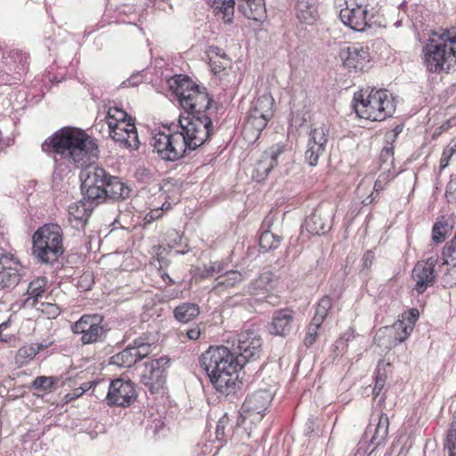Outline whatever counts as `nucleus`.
Returning <instances> with one entry per match:
<instances>
[{"instance_id":"423d86ee","label":"nucleus","mask_w":456,"mask_h":456,"mask_svg":"<svg viewBox=\"0 0 456 456\" xmlns=\"http://www.w3.org/2000/svg\"><path fill=\"white\" fill-rule=\"evenodd\" d=\"M424 63L431 73H450L456 69V27L444 29L439 42L432 39L423 47Z\"/></svg>"},{"instance_id":"e433bc0d","label":"nucleus","mask_w":456,"mask_h":456,"mask_svg":"<svg viewBox=\"0 0 456 456\" xmlns=\"http://www.w3.org/2000/svg\"><path fill=\"white\" fill-rule=\"evenodd\" d=\"M243 280L242 274L238 271H228L219 275L216 281V288H232Z\"/></svg>"},{"instance_id":"4d7b16f0","label":"nucleus","mask_w":456,"mask_h":456,"mask_svg":"<svg viewBox=\"0 0 456 456\" xmlns=\"http://www.w3.org/2000/svg\"><path fill=\"white\" fill-rule=\"evenodd\" d=\"M398 136L391 132H387L385 134V145L384 146H394V143L397 141Z\"/></svg>"},{"instance_id":"e2e57ef3","label":"nucleus","mask_w":456,"mask_h":456,"mask_svg":"<svg viewBox=\"0 0 456 456\" xmlns=\"http://www.w3.org/2000/svg\"><path fill=\"white\" fill-rule=\"evenodd\" d=\"M31 346H34V350L36 352V354H37L40 351L44 350L45 348H46L48 346L47 345L43 344V343L32 344Z\"/></svg>"},{"instance_id":"39448f33","label":"nucleus","mask_w":456,"mask_h":456,"mask_svg":"<svg viewBox=\"0 0 456 456\" xmlns=\"http://www.w3.org/2000/svg\"><path fill=\"white\" fill-rule=\"evenodd\" d=\"M63 231L56 223H46L32 234L31 256L37 264L53 266L64 254Z\"/></svg>"},{"instance_id":"c85d7f7f","label":"nucleus","mask_w":456,"mask_h":456,"mask_svg":"<svg viewBox=\"0 0 456 456\" xmlns=\"http://www.w3.org/2000/svg\"><path fill=\"white\" fill-rule=\"evenodd\" d=\"M274 100L270 93H265L256 97L251 103L249 111L256 115H264L269 118L273 116Z\"/></svg>"},{"instance_id":"f704fd0d","label":"nucleus","mask_w":456,"mask_h":456,"mask_svg":"<svg viewBox=\"0 0 456 456\" xmlns=\"http://www.w3.org/2000/svg\"><path fill=\"white\" fill-rule=\"evenodd\" d=\"M60 379L55 376H38L31 383L30 388L45 393H50L55 390Z\"/></svg>"},{"instance_id":"0eeeda50","label":"nucleus","mask_w":456,"mask_h":456,"mask_svg":"<svg viewBox=\"0 0 456 456\" xmlns=\"http://www.w3.org/2000/svg\"><path fill=\"white\" fill-rule=\"evenodd\" d=\"M353 107L355 113L361 118L372 121H382L391 117L395 106L389 98L387 91L384 89H371L367 96L362 91L354 93Z\"/></svg>"},{"instance_id":"f03ea898","label":"nucleus","mask_w":456,"mask_h":456,"mask_svg":"<svg viewBox=\"0 0 456 456\" xmlns=\"http://www.w3.org/2000/svg\"><path fill=\"white\" fill-rule=\"evenodd\" d=\"M43 151L51 154L54 160L53 177H61L71 169L86 166L98 159L96 141L84 130L62 127L42 143Z\"/></svg>"},{"instance_id":"58836bf2","label":"nucleus","mask_w":456,"mask_h":456,"mask_svg":"<svg viewBox=\"0 0 456 456\" xmlns=\"http://www.w3.org/2000/svg\"><path fill=\"white\" fill-rule=\"evenodd\" d=\"M46 278L40 277L29 282L27 293L29 298L37 302L38 298L45 292Z\"/></svg>"},{"instance_id":"052dcab7","label":"nucleus","mask_w":456,"mask_h":456,"mask_svg":"<svg viewBox=\"0 0 456 456\" xmlns=\"http://www.w3.org/2000/svg\"><path fill=\"white\" fill-rule=\"evenodd\" d=\"M159 273L164 281L170 284L175 283V281L170 278V276L165 271H162V268L159 269Z\"/></svg>"},{"instance_id":"c9c22d12","label":"nucleus","mask_w":456,"mask_h":456,"mask_svg":"<svg viewBox=\"0 0 456 456\" xmlns=\"http://www.w3.org/2000/svg\"><path fill=\"white\" fill-rule=\"evenodd\" d=\"M270 119L271 118L269 117L264 115H256L254 112L248 110L244 128L245 130L255 131L256 137H258L260 133L266 127Z\"/></svg>"},{"instance_id":"ea45409f","label":"nucleus","mask_w":456,"mask_h":456,"mask_svg":"<svg viewBox=\"0 0 456 456\" xmlns=\"http://www.w3.org/2000/svg\"><path fill=\"white\" fill-rule=\"evenodd\" d=\"M387 378L384 363L380 361L376 369L375 384L372 391L374 397H378L381 393L386 384Z\"/></svg>"},{"instance_id":"8fccbe9b","label":"nucleus","mask_w":456,"mask_h":456,"mask_svg":"<svg viewBox=\"0 0 456 456\" xmlns=\"http://www.w3.org/2000/svg\"><path fill=\"white\" fill-rule=\"evenodd\" d=\"M224 267L221 264L215 262L211 264L210 266L205 267L204 271L202 272L203 277H208L213 275L214 273H220L223 271Z\"/></svg>"},{"instance_id":"a211bd4d","label":"nucleus","mask_w":456,"mask_h":456,"mask_svg":"<svg viewBox=\"0 0 456 456\" xmlns=\"http://www.w3.org/2000/svg\"><path fill=\"white\" fill-rule=\"evenodd\" d=\"M295 325V312L289 308H281L273 313L271 322L266 330L272 336L286 338L291 334Z\"/></svg>"},{"instance_id":"9b49d317","label":"nucleus","mask_w":456,"mask_h":456,"mask_svg":"<svg viewBox=\"0 0 456 456\" xmlns=\"http://www.w3.org/2000/svg\"><path fill=\"white\" fill-rule=\"evenodd\" d=\"M370 4L368 3H357L355 0L346 3V7L341 9L339 19L346 26L358 32H362L366 28H370L372 15H370Z\"/></svg>"},{"instance_id":"603ef678","label":"nucleus","mask_w":456,"mask_h":456,"mask_svg":"<svg viewBox=\"0 0 456 456\" xmlns=\"http://www.w3.org/2000/svg\"><path fill=\"white\" fill-rule=\"evenodd\" d=\"M375 259V253L372 250H368L362 256V270L369 269Z\"/></svg>"},{"instance_id":"bf43d9fd","label":"nucleus","mask_w":456,"mask_h":456,"mask_svg":"<svg viewBox=\"0 0 456 456\" xmlns=\"http://www.w3.org/2000/svg\"><path fill=\"white\" fill-rule=\"evenodd\" d=\"M436 263H437V258L431 256V257H428L426 262H418L417 264L421 265L422 266L425 265L428 268L429 267V268L435 270V266H436Z\"/></svg>"},{"instance_id":"09e8293b","label":"nucleus","mask_w":456,"mask_h":456,"mask_svg":"<svg viewBox=\"0 0 456 456\" xmlns=\"http://www.w3.org/2000/svg\"><path fill=\"white\" fill-rule=\"evenodd\" d=\"M444 287H452L456 285V264L443 277Z\"/></svg>"},{"instance_id":"2f4dec72","label":"nucleus","mask_w":456,"mask_h":456,"mask_svg":"<svg viewBox=\"0 0 456 456\" xmlns=\"http://www.w3.org/2000/svg\"><path fill=\"white\" fill-rule=\"evenodd\" d=\"M454 227V221L451 218L442 216L433 225L432 240L435 243L439 244L445 240L446 236L451 233Z\"/></svg>"},{"instance_id":"de8ad7c7","label":"nucleus","mask_w":456,"mask_h":456,"mask_svg":"<svg viewBox=\"0 0 456 456\" xmlns=\"http://www.w3.org/2000/svg\"><path fill=\"white\" fill-rule=\"evenodd\" d=\"M229 423V418L227 415H224L217 422L216 428V438L218 440H222L225 436V427Z\"/></svg>"},{"instance_id":"bb28decb","label":"nucleus","mask_w":456,"mask_h":456,"mask_svg":"<svg viewBox=\"0 0 456 456\" xmlns=\"http://www.w3.org/2000/svg\"><path fill=\"white\" fill-rule=\"evenodd\" d=\"M238 10L246 18L257 22H263L267 17L265 0H242Z\"/></svg>"},{"instance_id":"412c9836","label":"nucleus","mask_w":456,"mask_h":456,"mask_svg":"<svg viewBox=\"0 0 456 456\" xmlns=\"http://www.w3.org/2000/svg\"><path fill=\"white\" fill-rule=\"evenodd\" d=\"M275 214L270 212L263 220L260 230L261 234L259 236V247L263 252L273 251L278 248L281 242L283 240L281 235L276 234L271 232V227L277 217Z\"/></svg>"},{"instance_id":"393cba45","label":"nucleus","mask_w":456,"mask_h":456,"mask_svg":"<svg viewBox=\"0 0 456 456\" xmlns=\"http://www.w3.org/2000/svg\"><path fill=\"white\" fill-rule=\"evenodd\" d=\"M330 216L322 214L321 209L306 217L305 221V230L312 235H321L326 233L330 229Z\"/></svg>"},{"instance_id":"5fc2aeb1","label":"nucleus","mask_w":456,"mask_h":456,"mask_svg":"<svg viewBox=\"0 0 456 456\" xmlns=\"http://www.w3.org/2000/svg\"><path fill=\"white\" fill-rule=\"evenodd\" d=\"M390 177V174L389 173H382L379 175V178L377 179V181L375 182L374 183V190L376 191H379L381 190H383V183H385L386 181L388 180V178Z\"/></svg>"},{"instance_id":"aec40b11","label":"nucleus","mask_w":456,"mask_h":456,"mask_svg":"<svg viewBox=\"0 0 456 456\" xmlns=\"http://www.w3.org/2000/svg\"><path fill=\"white\" fill-rule=\"evenodd\" d=\"M284 152V146L273 145L265 151L257 161L254 172L258 182L265 180L273 168L278 165V158Z\"/></svg>"},{"instance_id":"c756f323","label":"nucleus","mask_w":456,"mask_h":456,"mask_svg":"<svg viewBox=\"0 0 456 456\" xmlns=\"http://www.w3.org/2000/svg\"><path fill=\"white\" fill-rule=\"evenodd\" d=\"M388 428L389 419L387 414L383 412L379 413L374 433L370 438V444L373 445L370 453L374 452L379 445L384 443L388 435Z\"/></svg>"},{"instance_id":"cd10ccee","label":"nucleus","mask_w":456,"mask_h":456,"mask_svg":"<svg viewBox=\"0 0 456 456\" xmlns=\"http://www.w3.org/2000/svg\"><path fill=\"white\" fill-rule=\"evenodd\" d=\"M213 13L218 20L225 24H232L233 21L235 0H208Z\"/></svg>"},{"instance_id":"4c0bfd02","label":"nucleus","mask_w":456,"mask_h":456,"mask_svg":"<svg viewBox=\"0 0 456 456\" xmlns=\"http://www.w3.org/2000/svg\"><path fill=\"white\" fill-rule=\"evenodd\" d=\"M332 300L329 296L322 297L316 306L315 314L312 319L313 322L322 324L328 316L329 310L331 308Z\"/></svg>"},{"instance_id":"69168bd1","label":"nucleus","mask_w":456,"mask_h":456,"mask_svg":"<svg viewBox=\"0 0 456 456\" xmlns=\"http://www.w3.org/2000/svg\"><path fill=\"white\" fill-rule=\"evenodd\" d=\"M7 327V323L6 322H3L2 324H0V341H3V342H7L8 341V338H3L2 334H3V330Z\"/></svg>"},{"instance_id":"1a4fd4ad","label":"nucleus","mask_w":456,"mask_h":456,"mask_svg":"<svg viewBox=\"0 0 456 456\" xmlns=\"http://www.w3.org/2000/svg\"><path fill=\"white\" fill-rule=\"evenodd\" d=\"M110 174L101 167L88 166L79 174L84 200L91 205H102Z\"/></svg>"},{"instance_id":"6e6d98bb","label":"nucleus","mask_w":456,"mask_h":456,"mask_svg":"<svg viewBox=\"0 0 456 456\" xmlns=\"http://www.w3.org/2000/svg\"><path fill=\"white\" fill-rule=\"evenodd\" d=\"M142 81V77L138 72L136 74L131 75L130 77L126 81L123 82V85L126 86V83H127L129 86H138L139 84H141Z\"/></svg>"},{"instance_id":"680f3d73","label":"nucleus","mask_w":456,"mask_h":456,"mask_svg":"<svg viewBox=\"0 0 456 456\" xmlns=\"http://www.w3.org/2000/svg\"><path fill=\"white\" fill-rule=\"evenodd\" d=\"M210 65H211L212 71L215 74H218L225 69V67H224L222 65H217V64H216V62H213Z\"/></svg>"},{"instance_id":"3c124183","label":"nucleus","mask_w":456,"mask_h":456,"mask_svg":"<svg viewBox=\"0 0 456 456\" xmlns=\"http://www.w3.org/2000/svg\"><path fill=\"white\" fill-rule=\"evenodd\" d=\"M163 207L164 205L160 208L151 210L144 217V224H151L160 218L163 213Z\"/></svg>"},{"instance_id":"338daca9","label":"nucleus","mask_w":456,"mask_h":456,"mask_svg":"<svg viewBox=\"0 0 456 456\" xmlns=\"http://www.w3.org/2000/svg\"><path fill=\"white\" fill-rule=\"evenodd\" d=\"M335 347L338 350H342L343 351V350H345L347 347V344L345 343L344 345H338V339H337L336 342H335Z\"/></svg>"},{"instance_id":"864d4df0","label":"nucleus","mask_w":456,"mask_h":456,"mask_svg":"<svg viewBox=\"0 0 456 456\" xmlns=\"http://www.w3.org/2000/svg\"><path fill=\"white\" fill-rule=\"evenodd\" d=\"M355 337L354 330L352 328H349L338 339V345H344L345 343L347 344V342L353 340Z\"/></svg>"},{"instance_id":"6ab92c4d","label":"nucleus","mask_w":456,"mask_h":456,"mask_svg":"<svg viewBox=\"0 0 456 456\" xmlns=\"http://www.w3.org/2000/svg\"><path fill=\"white\" fill-rule=\"evenodd\" d=\"M110 136L119 146L125 149L137 150L140 145L137 129L134 122H128L122 126H110Z\"/></svg>"},{"instance_id":"7ed1b4c3","label":"nucleus","mask_w":456,"mask_h":456,"mask_svg":"<svg viewBox=\"0 0 456 456\" xmlns=\"http://www.w3.org/2000/svg\"><path fill=\"white\" fill-rule=\"evenodd\" d=\"M164 130L154 134L151 139L153 151L165 162L183 161L209 139L208 132L200 123L178 121L163 126Z\"/></svg>"},{"instance_id":"774afa93","label":"nucleus","mask_w":456,"mask_h":456,"mask_svg":"<svg viewBox=\"0 0 456 456\" xmlns=\"http://www.w3.org/2000/svg\"><path fill=\"white\" fill-rule=\"evenodd\" d=\"M312 432H314V423L313 422H309V423H307L306 435L309 436Z\"/></svg>"},{"instance_id":"5701e85b","label":"nucleus","mask_w":456,"mask_h":456,"mask_svg":"<svg viewBox=\"0 0 456 456\" xmlns=\"http://www.w3.org/2000/svg\"><path fill=\"white\" fill-rule=\"evenodd\" d=\"M98 205H91L82 196V199L69 207V222L76 229H84L93 213V210Z\"/></svg>"},{"instance_id":"79ce46f5","label":"nucleus","mask_w":456,"mask_h":456,"mask_svg":"<svg viewBox=\"0 0 456 456\" xmlns=\"http://www.w3.org/2000/svg\"><path fill=\"white\" fill-rule=\"evenodd\" d=\"M444 449L447 450L448 452L456 451V421H452L446 432L445 438L444 440Z\"/></svg>"},{"instance_id":"4be33fe9","label":"nucleus","mask_w":456,"mask_h":456,"mask_svg":"<svg viewBox=\"0 0 456 456\" xmlns=\"http://www.w3.org/2000/svg\"><path fill=\"white\" fill-rule=\"evenodd\" d=\"M131 188L120 177L110 175L103 194L102 204L122 202L130 198Z\"/></svg>"},{"instance_id":"ddd939ff","label":"nucleus","mask_w":456,"mask_h":456,"mask_svg":"<svg viewBox=\"0 0 456 456\" xmlns=\"http://www.w3.org/2000/svg\"><path fill=\"white\" fill-rule=\"evenodd\" d=\"M169 362L168 357L161 356L144 363L140 381L148 387L151 393H156L164 387Z\"/></svg>"},{"instance_id":"20e7f679","label":"nucleus","mask_w":456,"mask_h":456,"mask_svg":"<svg viewBox=\"0 0 456 456\" xmlns=\"http://www.w3.org/2000/svg\"><path fill=\"white\" fill-rule=\"evenodd\" d=\"M170 89L174 92L179 104L184 110L178 121L200 123L208 132L207 138L214 134L213 117L217 113V104L209 96L207 87L197 85L187 75H176L169 80Z\"/></svg>"},{"instance_id":"a18cd8bd","label":"nucleus","mask_w":456,"mask_h":456,"mask_svg":"<svg viewBox=\"0 0 456 456\" xmlns=\"http://www.w3.org/2000/svg\"><path fill=\"white\" fill-rule=\"evenodd\" d=\"M36 355L34 346H25L19 349L16 359L18 362L20 361V362L23 363L24 360L33 359Z\"/></svg>"},{"instance_id":"a19ab883","label":"nucleus","mask_w":456,"mask_h":456,"mask_svg":"<svg viewBox=\"0 0 456 456\" xmlns=\"http://www.w3.org/2000/svg\"><path fill=\"white\" fill-rule=\"evenodd\" d=\"M395 146H383L379 154L380 167L389 173V167L394 166Z\"/></svg>"},{"instance_id":"9d476101","label":"nucleus","mask_w":456,"mask_h":456,"mask_svg":"<svg viewBox=\"0 0 456 456\" xmlns=\"http://www.w3.org/2000/svg\"><path fill=\"white\" fill-rule=\"evenodd\" d=\"M102 322V315L84 314L71 326V330L76 335H81L82 345L104 342L108 330L104 328Z\"/></svg>"},{"instance_id":"f8f14e48","label":"nucleus","mask_w":456,"mask_h":456,"mask_svg":"<svg viewBox=\"0 0 456 456\" xmlns=\"http://www.w3.org/2000/svg\"><path fill=\"white\" fill-rule=\"evenodd\" d=\"M273 395L269 390L260 389L248 395L240 410V418L245 420L251 419L252 422H260L271 403Z\"/></svg>"},{"instance_id":"7c9ffc66","label":"nucleus","mask_w":456,"mask_h":456,"mask_svg":"<svg viewBox=\"0 0 456 456\" xmlns=\"http://www.w3.org/2000/svg\"><path fill=\"white\" fill-rule=\"evenodd\" d=\"M200 306L196 303L184 302L174 309L175 319L181 323L193 321L200 314Z\"/></svg>"},{"instance_id":"c03bdc74","label":"nucleus","mask_w":456,"mask_h":456,"mask_svg":"<svg viewBox=\"0 0 456 456\" xmlns=\"http://www.w3.org/2000/svg\"><path fill=\"white\" fill-rule=\"evenodd\" d=\"M456 152V142L452 144V142L447 145L444 150L443 151V154L440 159V169H444L450 162L451 158L453 156V154Z\"/></svg>"},{"instance_id":"2eb2a0df","label":"nucleus","mask_w":456,"mask_h":456,"mask_svg":"<svg viewBox=\"0 0 456 456\" xmlns=\"http://www.w3.org/2000/svg\"><path fill=\"white\" fill-rule=\"evenodd\" d=\"M329 135L330 126L326 124L311 130L304 156L305 161L311 167H315L319 158L324 153Z\"/></svg>"},{"instance_id":"37998d69","label":"nucleus","mask_w":456,"mask_h":456,"mask_svg":"<svg viewBox=\"0 0 456 456\" xmlns=\"http://www.w3.org/2000/svg\"><path fill=\"white\" fill-rule=\"evenodd\" d=\"M322 324L316 323L315 322L311 321L307 327L306 334L304 339V345L306 347H310L316 341L318 337V330L320 329Z\"/></svg>"},{"instance_id":"f3484780","label":"nucleus","mask_w":456,"mask_h":456,"mask_svg":"<svg viewBox=\"0 0 456 456\" xmlns=\"http://www.w3.org/2000/svg\"><path fill=\"white\" fill-rule=\"evenodd\" d=\"M20 262L14 256L0 248V289L14 288L20 280Z\"/></svg>"},{"instance_id":"4468645a","label":"nucleus","mask_w":456,"mask_h":456,"mask_svg":"<svg viewBox=\"0 0 456 456\" xmlns=\"http://www.w3.org/2000/svg\"><path fill=\"white\" fill-rule=\"evenodd\" d=\"M136 397L134 383L119 378L110 381L105 400L109 406L128 407Z\"/></svg>"},{"instance_id":"0e129e2a","label":"nucleus","mask_w":456,"mask_h":456,"mask_svg":"<svg viewBox=\"0 0 456 456\" xmlns=\"http://www.w3.org/2000/svg\"><path fill=\"white\" fill-rule=\"evenodd\" d=\"M403 127H404L403 124H399L394 129H392L390 132L398 136L403 132Z\"/></svg>"},{"instance_id":"b1692460","label":"nucleus","mask_w":456,"mask_h":456,"mask_svg":"<svg viewBox=\"0 0 456 456\" xmlns=\"http://www.w3.org/2000/svg\"><path fill=\"white\" fill-rule=\"evenodd\" d=\"M411 276L416 282L414 289L418 295H422L428 287L434 286L436 281L435 270L418 264L415 265Z\"/></svg>"},{"instance_id":"6e6552de","label":"nucleus","mask_w":456,"mask_h":456,"mask_svg":"<svg viewBox=\"0 0 456 456\" xmlns=\"http://www.w3.org/2000/svg\"><path fill=\"white\" fill-rule=\"evenodd\" d=\"M158 340L157 333L144 332L135 338L122 351L110 356L109 363L118 368H130L151 354L156 347Z\"/></svg>"},{"instance_id":"a878e982","label":"nucleus","mask_w":456,"mask_h":456,"mask_svg":"<svg viewBox=\"0 0 456 456\" xmlns=\"http://www.w3.org/2000/svg\"><path fill=\"white\" fill-rule=\"evenodd\" d=\"M419 312L417 308H411L403 314V320L395 323L394 328L396 330L395 339L399 343H403L407 339L413 330V327L418 321Z\"/></svg>"},{"instance_id":"13d9d810","label":"nucleus","mask_w":456,"mask_h":456,"mask_svg":"<svg viewBox=\"0 0 456 456\" xmlns=\"http://www.w3.org/2000/svg\"><path fill=\"white\" fill-rule=\"evenodd\" d=\"M186 334H187L188 338H190L191 340H196L200 336V328L198 326H196V327H193L191 329H189L186 331Z\"/></svg>"},{"instance_id":"dca6fc26","label":"nucleus","mask_w":456,"mask_h":456,"mask_svg":"<svg viewBox=\"0 0 456 456\" xmlns=\"http://www.w3.org/2000/svg\"><path fill=\"white\" fill-rule=\"evenodd\" d=\"M339 57L345 68L355 72L363 71L370 61L368 47L359 44H353L340 49Z\"/></svg>"},{"instance_id":"49530a36","label":"nucleus","mask_w":456,"mask_h":456,"mask_svg":"<svg viewBox=\"0 0 456 456\" xmlns=\"http://www.w3.org/2000/svg\"><path fill=\"white\" fill-rule=\"evenodd\" d=\"M445 197L449 203H456V177L451 175L445 190Z\"/></svg>"},{"instance_id":"f257e3e1","label":"nucleus","mask_w":456,"mask_h":456,"mask_svg":"<svg viewBox=\"0 0 456 456\" xmlns=\"http://www.w3.org/2000/svg\"><path fill=\"white\" fill-rule=\"evenodd\" d=\"M263 339L253 330L237 335L236 346H209L199 357V364L216 390L225 396L233 397L241 388L238 371L246 364L259 360L263 355Z\"/></svg>"},{"instance_id":"72a5a7b5","label":"nucleus","mask_w":456,"mask_h":456,"mask_svg":"<svg viewBox=\"0 0 456 456\" xmlns=\"http://www.w3.org/2000/svg\"><path fill=\"white\" fill-rule=\"evenodd\" d=\"M106 119L109 128L110 126H122L128 122H134L131 116H129L123 109L118 107L109 108Z\"/></svg>"},{"instance_id":"473e14b6","label":"nucleus","mask_w":456,"mask_h":456,"mask_svg":"<svg viewBox=\"0 0 456 456\" xmlns=\"http://www.w3.org/2000/svg\"><path fill=\"white\" fill-rule=\"evenodd\" d=\"M297 18L301 23L307 25L314 24L318 18V12L316 5L311 4H305L303 1H297L296 3Z\"/></svg>"}]
</instances>
